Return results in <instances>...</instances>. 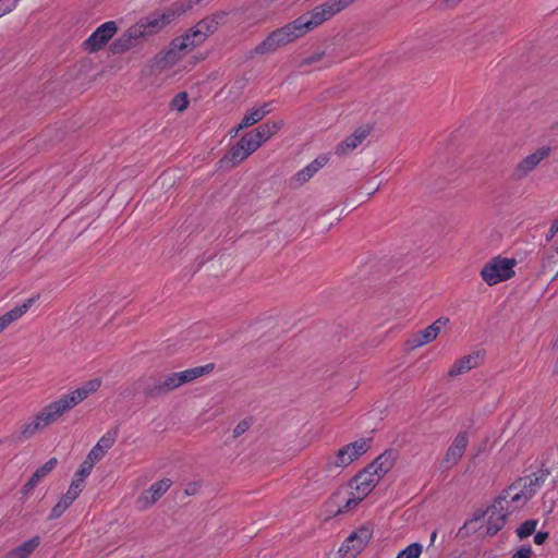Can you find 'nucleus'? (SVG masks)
I'll use <instances>...</instances> for the list:
<instances>
[{
  "label": "nucleus",
  "mask_w": 558,
  "mask_h": 558,
  "mask_svg": "<svg viewBox=\"0 0 558 558\" xmlns=\"http://www.w3.org/2000/svg\"><path fill=\"white\" fill-rule=\"evenodd\" d=\"M355 1L356 0H327L294 21L272 31L262 43L250 51V57L267 56L276 52L279 48L295 41L306 33L330 20Z\"/></svg>",
  "instance_id": "obj_1"
},
{
  "label": "nucleus",
  "mask_w": 558,
  "mask_h": 558,
  "mask_svg": "<svg viewBox=\"0 0 558 558\" xmlns=\"http://www.w3.org/2000/svg\"><path fill=\"white\" fill-rule=\"evenodd\" d=\"M101 386L99 378L85 381L75 390L61 396L59 399L48 403L38 411L28 422L21 425L17 433L11 436L13 442H24L35 435L44 432L48 426L54 424L62 415L70 412L77 404L83 402L89 395L96 392Z\"/></svg>",
  "instance_id": "obj_2"
},
{
  "label": "nucleus",
  "mask_w": 558,
  "mask_h": 558,
  "mask_svg": "<svg viewBox=\"0 0 558 558\" xmlns=\"http://www.w3.org/2000/svg\"><path fill=\"white\" fill-rule=\"evenodd\" d=\"M214 364L197 366L182 372L168 373L160 376H146L136 381V387L148 398L168 395L177 388L208 374Z\"/></svg>",
  "instance_id": "obj_3"
},
{
  "label": "nucleus",
  "mask_w": 558,
  "mask_h": 558,
  "mask_svg": "<svg viewBox=\"0 0 558 558\" xmlns=\"http://www.w3.org/2000/svg\"><path fill=\"white\" fill-rule=\"evenodd\" d=\"M219 16H207L199 21L185 35L173 39L170 48L165 52L162 60L167 65L175 64L185 53L203 44L206 38L217 31Z\"/></svg>",
  "instance_id": "obj_4"
},
{
  "label": "nucleus",
  "mask_w": 558,
  "mask_h": 558,
  "mask_svg": "<svg viewBox=\"0 0 558 558\" xmlns=\"http://www.w3.org/2000/svg\"><path fill=\"white\" fill-rule=\"evenodd\" d=\"M371 439L361 438L340 448L335 456L326 461V470L331 472L336 469H343L353 461L366 453L369 449Z\"/></svg>",
  "instance_id": "obj_5"
},
{
  "label": "nucleus",
  "mask_w": 558,
  "mask_h": 558,
  "mask_svg": "<svg viewBox=\"0 0 558 558\" xmlns=\"http://www.w3.org/2000/svg\"><path fill=\"white\" fill-rule=\"evenodd\" d=\"M514 264L513 259L495 257L484 265L481 277L488 286H495L514 275Z\"/></svg>",
  "instance_id": "obj_6"
},
{
  "label": "nucleus",
  "mask_w": 558,
  "mask_h": 558,
  "mask_svg": "<svg viewBox=\"0 0 558 558\" xmlns=\"http://www.w3.org/2000/svg\"><path fill=\"white\" fill-rule=\"evenodd\" d=\"M550 154V148L542 146L532 154L521 159L511 172L513 181H522L527 178Z\"/></svg>",
  "instance_id": "obj_7"
},
{
  "label": "nucleus",
  "mask_w": 558,
  "mask_h": 558,
  "mask_svg": "<svg viewBox=\"0 0 558 558\" xmlns=\"http://www.w3.org/2000/svg\"><path fill=\"white\" fill-rule=\"evenodd\" d=\"M373 535V530L368 526H361L353 532L340 547L343 558H355L368 544Z\"/></svg>",
  "instance_id": "obj_8"
},
{
  "label": "nucleus",
  "mask_w": 558,
  "mask_h": 558,
  "mask_svg": "<svg viewBox=\"0 0 558 558\" xmlns=\"http://www.w3.org/2000/svg\"><path fill=\"white\" fill-rule=\"evenodd\" d=\"M118 31L114 21H108L98 26L93 34L84 41V49L88 52H96L107 45Z\"/></svg>",
  "instance_id": "obj_9"
},
{
  "label": "nucleus",
  "mask_w": 558,
  "mask_h": 558,
  "mask_svg": "<svg viewBox=\"0 0 558 558\" xmlns=\"http://www.w3.org/2000/svg\"><path fill=\"white\" fill-rule=\"evenodd\" d=\"M449 318L440 317L425 329L420 330L411 336L407 344L410 349H416L427 343L433 342L439 335L440 330L447 326Z\"/></svg>",
  "instance_id": "obj_10"
},
{
  "label": "nucleus",
  "mask_w": 558,
  "mask_h": 558,
  "mask_svg": "<svg viewBox=\"0 0 558 558\" xmlns=\"http://www.w3.org/2000/svg\"><path fill=\"white\" fill-rule=\"evenodd\" d=\"M507 507L504 505H497V498L494 500L493 505L484 512L483 514L476 515L474 519L478 520L485 514H487V530L486 533L488 535L497 534L506 524L507 518L510 512L507 511Z\"/></svg>",
  "instance_id": "obj_11"
},
{
  "label": "nucleus",
  "mask_w": 558,
  "mask_h": 558,
  "mask_svg": "<svg viewBox=\"0 0 558 558\" xmlns=\"http://www.w3.org/2000/svg\"><path fill=\"white\" fill-rule=\"evenodd\" d=\"M381 477L376 471L369 470L367 465L364 470L359 472L350 482V486L361 497H366L380 482Z\"/></svg>",
  "instance_id": "obj_12"
},
{
  "label": "nucleus",
  "mask_w": 558,
  "mask_h": 558,
  "mask_svg": "<svg viewBox=\"0 0 558 558\" xmlns=\"http://www.w3.org/2000/svg\"><path fill=\"white\" fill-rule=\"evenodd\" d=\"M484 356V351L478 350L458 359L449 368L448 376L453 378L478 367L483 363Z\"/></svg>",
  "instance_id": "obj_13"
},
{
  "label": "nucleus",
  "mask_w": 558,
  "mask_h": 558,
  "mask_svg": "<svg viewBox=\"0 0 558 558\" xmlns=\"http://www.w3.org/2000/svg\"><path fill=\"white\" fill-rule=\"evenodd\" d=\"M143 39V29L142 26H131L124 34H122L118 39H116L110 49L112 53H122L131 48L137 46L140 41Z\"/></svg>",
  "instance_id": "obj_14"
},
{
  "label": "nucleus",
  "mask_w": 558,
  "mask_h": 558,
  "mask_svg": "<svg viewBox=\"0 0 558 558\" xmlns=\"http://www.w3.org/2000/svg\"><path fill=\"white\" fill-rule=\"evenodd\" d=\"M172 482L169 478H163L158 482H155L148 489L143 492V494L138 497L137 504L142 509H147L151 507L157 500L161 498L166 494V492L171 487Z\"/></svg>",
  "instance_id": "obj_15"
},
{
  "label": "nucleus",
  "mask_w": 558,
  "mask_h": 558,
  "mask_svg": "<svg viewBox=\"0 0 558 558\" xmlns=\"http://www.w3.org/2000/svg\"><path fill=\"white\" fill-rule=\"evenodd\" d=\"M469 444V437L465 432H460L453 439L450 447L447 449V452L444 457V463L451 468L456 465L460 459L463 457L465 449Z\"/></svg>",
  "instance_id": "obj_16"
},
{
  "label": "nucleus",
  "mask_w": 558,
  "mask_h": 558,
  "mask_svg": "<svg viewBox=\"0 0 558 558\" xmlns=\"http://www.w3.org/2000/svg\"><path fill=\"white\" fill-rule=\"evenodd\" d=\"M369 126L357 128L351 135L347 136L336 147L335 154L338 156H345L356 147H359L363 141L369 135Z\"/></svg>",
  "instance_id": "obj_17"
},
{
  "label": "nucleus",
  "mask_w": 558,
  "mask_h": 558,
  "mask_svg": "<svg viewBox=\"0 0 558 558\" xmlns=\"http://www.w3.org/2000/svg\"><path fill=\"white\" fill-rule=\"evenodd\" d=\"M526 502V496L518 492L517 488H513V484L504 489L497 497V505H504L509 508L507 511L510 513L523 508Z\"/></svg>",
  "instance_id": "obj_18"
},
{
  "label": "nucleus",
  "mask_w": 558,
  "mask_h": 558,
  "mask_svg": "<svg viewBox=\"0 0 558 558\" xmlns=\"http://www.w3.org/2000/svg\"><path fill=\"white\" fill-rule=\"evenodd\" d=\"M328 162V157L325 155L318 156L311 163L298 171L291 179V185L299 187L312 179Z\"/></svg>",
  "instance_id": "obj_19"
},
{
  "label": "nucleus",
  "mask_w": 558,
  "mask_h": 558,
  "mask_svg": "<svg viewBox=\"0 0 558 558\" xmlns=\"http://www.w3.org/2000/svg\"><path fill=\"white\" fill-rule=\"evenodd\" d=\"M38 298L39 295L29 298L25 300L23 304L13 307L11 311L0 316V332L7 329L13 322L21 318L36 302V300H38Z\"/></svg>",
  "instance_id": "obj_20"
},
{
  "label": "nucleus",
  "mask_w": 558,
  "mask_h": 558,
  "mask_svg": "<svg viewBox=\"0 0 558 558\" xmlns=\"http://www.w3.org/2000/svg\"><path fill=\"white\" fill-rule=\"evenodd\" d=\"M397 454V451L393 449L386 450L368 464L369 470L376 471L383 478L393 468Z\"/></svg>",
  "instance_id": "obj_21"
},
{
  "label": "nucleus",
  "mask_w": 558,
  "mask_h": 558,
  "mask_svg": "<svg viewBox=\"0 0 558 558\" xmlns=\"http://www.w3.org/2000/svg\"><path fill=\"white\" fill-rule=\"evenodd\" d=\"M270 112L269 104H264L258 108H253L247 111L240 124L234 129L236 134L240 130L252 126L257 122L262 121Z\"/></svg>",
  "instance_id": "obj_22"
},
{
  "label": "nucleus",
  "mask_w": 558,
  "mask_h": 558,
  "mask_svg": "<svg viewBox=\"0 0 558 558\" xmlns=\"http://www.w3.org/2000/svg\"><path fill=\"white\" fill-rule=\"evenodd\" d=\"M169 23V19L166 15H161L158 17H147L136 23L134 26H142L143 29V39L162 28Z\"/></svg>",
  "instance_id": "obj_23"
},
{
  "label": "nucleus",
  "mask_w": 558,
  "mask_h": 558,
  "mask_svg": "<svg viewBox=\"0 0 558 558\" xmlns=\"http://www.w3.org/2000/svg\"><path fill=\"white\" fill-rule=\"evenodd\" d=\"M248 156L250 154L246 151L244 146L238 142L231 147L229 153L225 155L220 161L225 165H229L230 167H235L245 160Z\"/></svg>",
  "instance_id": "obj_24"
},
{
  "label": "nucleus",
  "mask_w": 558,
  "mask_h": 558,
  "mask_svg": "<svg viewBox=\"0 0 558 558\" xmlns=\"http://www.w3.org/2000/svg\"><path fill=\"white\" fill-rule=\"evenodd\" d=\"M548 475V470H538L537 472L529 476L521 477L522 485L523 487H527L530 489V493H533L535 495L537 490L541 488V486L544 484Z\"/></svg>",
  "instance_id": "obj_25"
},
{
  "label": "nucleus",
  "mask_w": 558,
  "mask_h": 558,
  "mask_svg": "<svg viewBox=\"0 0 558 558\" xmlns=\"http://www.w3.org/2000/svg\"><path fill=\"white\" fill-rule=\"evenodd\" d=\"M39 536H34L33 538L24 542L22 545L11 550L10 558H28L31 554L39 546Z\"/></svg>",
  "instance_id": "obj_26"
},
{
  "label": "nucleus",
  "mask_w": 558,
  "mask_h": 558,
  "mask_svg": "<svg viewBox=\"0 0 558 558\" xmlns=\"http://www.w3.org/2000/svg\"><path fill=\"white\" fill-rule=\"evenodd\" d=\"M486 34L475 33L466 36L462 43V49L465 54H474L478 47H481L486 39Z\"/></svg>",
  "instance_id": "obj_27"
},
{
  "label": "nucleus",
  "mask_w": 558,
  "mask_h": 558,
  "mask_svg": "<svg viewBox=\"0 0 558 558\" xmlns=\"http://www.w3.org/2000/svg\"><path fill=\"white\" fill-rule=\"evenodd\" d=\"M58 464L57 458L49 459L44 465L38 468L34 474L31 476V484L36 482L37 484L46 477Z\"/></svg>",
  "instance_id": "obj_28"
},
{
  "label": "nucleus",
  "mask_w": 558,
  "mask_h": 558,
  "mask_svg": "<svg viewBox=\"0 0 558 558\" xmlns=\"http://www.w3.org/2000/svg\"><path fill=\"white\" fill-rule=\"evenodd\" d=\"M73 504L70 497L63 495L60 500L56 504V506L51 509V512L48 517L49 520L57 519L61 517L64 511Z\"/></svg>",
  "instance_id": "obj_29"
},
{
  "label": "nucleus",
  "mask_w": 558,
  "mask_h": 558,
  "mask_svg": "<svg viewBox=\"0 0 558 558\" xmlns=\"http://www.w3.org/2000/svg\"><path fill=\"white\" fill-rule=\"evenodd\" d=\"M283 125V121H271L259 125L256 130L268 140L275 135Z\"/></svg>",
  "instance_id": "obj_30"
},
{
  "label": "nucleus",
  "mask_w": 558,
  "mask_h": 558,
  "mask_svg": "<svg viewBox=\"0 0 558 558\" xmlns=\"http://www.w3.org/2000/svg\"><path fill=\"white\" fill-rule=\"evenodd\" d=\"M117 436V429L109 430L97 441L96 446L107 452L114 445Z\"/></svg>",
  "instance_id": "obj_31"
},
{
  "label": "nucleus",
  "mask_w": 558,
  "mask_h": 558,
  "mask_svg": "<svg viewBox=\"0 0 558 558\" xmlns=\"http://www.w3.org/2000/svg\"><path fill=\"white\" fill-rule=\"evenodd\" d=\"M537 525L536 520H526L517 529V535L523 539L534 533Z\"/></svg>",
  "instance_id": "obj_32"
},
{
  "label": "nucleus",
  "mask_w": 558,
  "mask_h": 558,
  "mask_svg": "<svg viewBox=\"0 0 558 558\" xmlns=\"http://www.w3.org/2000/svg\"><path fill=\"white\" fill-rule=\"evenodd\" d=\"M422 553V545L418 543H413L409 545L407 548L401 550L397 558H418Z\"/></svg>",
  "instance_id": "obj_33"
},
{
  "label": "nucleus",
  "mask_w": 558,
  "mask_h": 558,
  "mask_svg": "<svg viewBox=\"0 0 558 558\" xmlns=\"http://www.w3.org/2000/svg\"><path fill=\"white\" fill-rule=\"evenodd\" d=\"M189 106L187 94L185 92L179 93L171 101V108L182 112Z\"/></svg>",
  "instance_id": "obj_34"
},
{
  "label": "nucleus",
  "mask_w": 558,
  "mask_h": 558,
  "mask_svg": "<svg viewBox=\"0 0 558 558\" xmlns=\"http://www.w3.org/2000/svg\"><path fill=\"white\" fill-rule=\"evenodd\" d=\"M251 155L258 149V143L254 141L250 132L245 133L239 141Z\"/></svg>",
  "instance_id": "obj_35"
},
{
  "label": "nucleus",
  "mask_w": 558,
  "mask_h": 558,
  "mask_svg": "<svg viewBox=\"0 0 558 558\" xmlns=\"http://www.w3.org/2000/svg\"><path fill=\"white\" fill-rule=\"evenodd\" d=\"M324 57H325V51L314 52L313 54L302 59L299 62V68H305V66H308L311 64L317 63L320 60H323Z\"/></svg>",
  "instance_id": "obj_36"
},
{
  "label": "nucleus",
  "mask_w": 558,
  "mask_h": 558,
  "mask_svg": "<svg viewBox=\"0 0 558 558\" xmlns=\"http://www.w3.org/2000/svg\"><path fill=\"white\" fill-rule=\"evenodd\" d=\"M94 465H95V463H93V461H90L89 459H87V458H86V459L81 463V465H80L78 470L76 471V473H75V477H83V478H86V477L90 474V472H92V470H93Z\"/></svg>",
  "instance_id": "obj_37"
},
{
  "label": "nucleus",
  "mask_w": 558,
  "mask_h": 558,
  "mask_svg": "<svg viewBox=\"0 0 558 558\" xmlns=\"http://www.w3.org/2000/svg\"><path fill=\"white\" fill-rule=\"evenodd\" d=\"M107 452L102 449H99L96 445L90 449V451L87 454V459L93 461V463H97L100 461Z\"/></svg>",
  "instance_id": "obj_38"
},
{
  "label": "nucleus",
  "mask_w": 558,
  "mask_h": 558,
  "mask_svg": "<svg viewBox=\"0 0 558 558\" xmlns=\"http://www.w3.org/2000/svg\"><path fill=\"white\" fill-rule=\"evenodd\" d=\"M15 7V0H0V17L11 12Z\"/></svg>",
  "instance_id": "obj_39"
},
{
  "label": "nucleus",
  "mask_w": 558,
  "mask_h": 558,
  "mask_svg": "<svg viewBox=\"0 0 558 558\" xmlns=\"http://www.w3.org/2000/svg\"><path fill=\"white\" fill-rule=\"evenodd\" d=\"M512 484H513V488H517L518 492H520L522 495L526 496V501H529L534 496L533 493H530V489L527 487H523L521 477L518 478Z\"/></svg>",
  "instance_id": "obj_40"
},
{
  "label": "nucleus",
  "mask_w": 558,
  "mask_h": 558,
  "mask_svg": "<svg viewBox=\"0 0 558 558\" xmlns=\"http://www.w3.org/2000/svg\"><path fill=\"white\" fill-rule=\"evenodd\" d=\"M250 428V423L246 420H243L238 423V425L233 429V437L238 438L242 434H244Z\"/></svg>",
  "instance_id": "obj_41"
},
{
  "label": "nucleus",
  "mask_w": 558,
  "mask_h": 558,
  "mask_svg": "<svg viewBox=\"0 0 558 558\" xmlns=\"http://www.w3.org/2000/svg\"><path fill=\"white\" fill-rule=\"evenodd\" d=\"M532 556V549L531 547H521L513 556L512 558H531Z\"/></svg>",
  "instance_id": "obj_42"
},
{
  "label": "nucleus",
  "mask_w": 558,
  "mask_h": 558,
  "mask_svg": "<svg viewBox=\"0 0 558 558\" xmlns=\"http://www.w3.org/2000/svg\"><path fill=\"white\" fill-rule=\"evenodd\" d=\"M365 497H361L359 494L356 496L349 498L345 502L344 508L350 509L352 507H355L361 500H363Z\"/></svg>",
  "instance_id": "obj_43"
},
{
  "label": "nucleus",
  "mask_w": 558,
  "mask_h": 558,
  "mask_svg": "<svg viewBox=\"0 0 558 558\" xmlns=\"http://www.w3.org/2000/svg\"><path fill=\"white\" fill-rule=\"evenodd\" d=\"M250 133L253 136L254 141L258 143V148L262 146L263 143L268 141V138L264 137V135L260 134L257 130L251 131Z\"/></svg>",
  "instance_id": "obj_44"
},
{
  "label": "nucleus",
  "mask_w": 558,
  "mask_h": 558,
  "mask_svg": "<svg viewBox=\"0 0 558 558\" xmlns=\"http://www.w3.org/2000/svg\"><path fill=\"white\" fill-rule=\"evenodd\" d=\"M81 494V490L76 488V486L70 485L68 492L64 494L66 497H70L72 501H74L78 495Z\"/></svg>",
  "instance_id": "obj_45"
},
{
  "label": "nucleus",
  "mask_w": 558,
  "mask_h": 558,
  "mask_svg": "<svg viewBox=\"0 0 558 558\" xmlns=\"http://www.w3.org/2000/svg\"><path fill=\"white\" fill-rule=\"evenodd\" d=\"M547 537H548L547 532H538L534 535V542L537 545H542L546 541Z\"/></svg>",
  "instance_id": "obj_46"
},
{
  "label": "nucleus",
  "mask_w": 558,
  "mask_h": 558,
  "mask_svg": "<svg viewBox=\"0 0 558 558\" xmlns=\"http://www.w3.org/2000/svg\"><path fill=\"white\" fill-rule=\"evenodd\" d=\"M558 232V219H556L549 230H548V234L546 236L547 240H550L551 238H554L556 235V233Z\"/></svg>",
  "instance_id": "obj_47"
},
{
  "label": "nucleus",
  "mask_w": 558,
  "mask_h": 558,
  "mask_svg": "<svg viewBox=\"0 0 558 558\" xmlns=\"http://www.w3.org/2000/svg\"><path fill=\"white\" fill-rule=\"evenodd\" d=\"M84 481H85V478H83V477H75L74 476V480L72 481L71 485L72 486H76V488L82 492V488H83V485H84Z\"/></svg>",
  "instance_id": "obj_48"
},
{
  "label": "nucleus",
  "mask_w": 558,
  "mask_h": 558,
  "mask_svg": "<svg viewBox=\"0 0 558 558\" xmlns=\"http://www.w3.org/2000/svg\"><path fill=\"white\" fill-rule=\"evenodd\" d=\"M36 485H37V483H36V482H33V484H31V478H29V480H28V482L24 485V487H23V492H24V493H28V492H31L32 489H34Z\"/></svg>",
  "instance_id": "obj_49"
},
{
  "label": "nucleus",
  "mask_w": 558,
  "mask_h": 558,
  "mask_svg": "<svg viewBox=\"0 0 558 558\" xmlns=\"http://www.w3.org/2000/svg\"><path fill=\"white\" fill-rule=\"evenodd\" d=\"M197 492L196 484L189 485V487L185 489V493L187 495H194Z\"/></svg>",
  "instance_id": "obj_50"
},
{
  "label": "nucleus",
  "mask_w": 558,
  "mask_h": 558,
  "mask_svg": "<svg viewBox=\"0 0 558 558\" xmlns=\"http://www.w3.org/2000/svg\"><path fill=\"white\" fill-rule=\"evenodd\" d=\"M377 190H378V189H375V190L373 191V189H369V193H368V195H373V194H375V192H376Z\"/></svg>",
  "instance_id": "obj_51"
},
{
  "label": "nucleus",
  "mask_w": 558,
  "mask_h": 558,
  "mask_svg": "<svg viewBox=\"0 0 558 558\" xmlns=\"http://www.w3.org/2000/svg\"><path fill=\"white\" fill-rule=\"evenodd\" d=\"M377 190H378V189H375V190L373 191V189H369V193H368V195H373V194H375V192H376Z\"/></svg>",
  "instance_id": "obj_52"
},
{
  "label": "nucleus",
  "mask_w": 558,
  "mask_h": 558,
  "mask_svg": "<svg viewBox=\"0 0 558 558\" xmlns=\"http://www.w3.org/2000/svg\"><path fill=\"white\" fill-rule=\"evenodd\" d=\"M435 537H436V532H433V534L430 536L432 542L435 539Z\"/></svg>",
  "instance_id": "obj_53"
},
{
  "label": "nucleus",
  "mask_w": 558,
  "mask_h": 558,
  "mask_svg": "<svg viewBox=\"0 0 558 558\" xmlns=\"http://www.w3.org/2000/svg\"><path fill=\"white\" fill-rule=\"evenodd\" d=\"M201 0H194V3H198Z\"/></svg>",
  "instance_id": "obj_54"
},
{
  "label": "nucleus",
  "mask_w": 558,
  "mask_h": 558,
  "mask_svg": "<svg viewBox=\"0 0 558 558\" xmlns=\"http://www.w3.org/2000/svg\"><path fill=\"white\" fill-rule=\"evenodd\" d=\"M555 344H556V345L558 344V337H557V340H556V343H555Z\"/></svg>",
  "instance_id": "obj_55"
}]
</instances>
